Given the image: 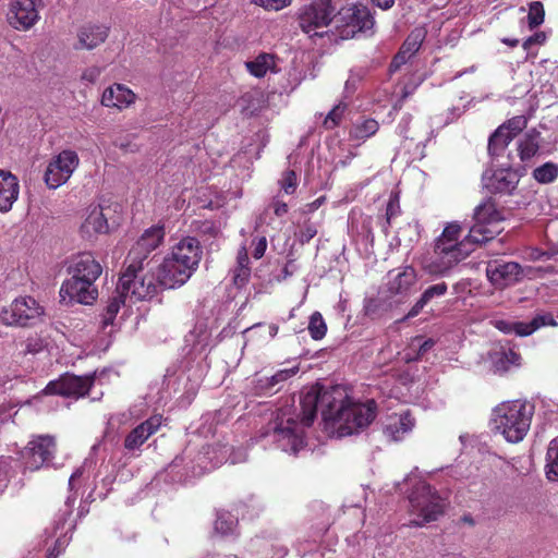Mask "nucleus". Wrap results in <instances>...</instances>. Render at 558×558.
<instances>
[{
	"label": "nucleus",
	"mask_w": 558,
	"mask_h": 558,
	"mask_svg": "<svg viewBox=\"0 0 558 558\" xmlns=\"http://www.w3.org/2000/svg\"><path fill=\"white\" fill-rule=\"evenodd\" d=\"M338 390L312 388L301 398V421L278 414L262 432V439H269L284 452L296 454L304 448L305 427H310L322 408L325 421H332L341 437L356 434L366 428L376 417L377 405L374 400L365 403L344 404L335 397Z\"/></svg>",
	"instance_id": "f257e3e1"
},
{
	"label": "nucleus",
	"mask_w": 558,
	"mask_h": 558,
	"mask_svg": "<svg viewBox=\"0 0 558 558\" xmlns=\"http://www.w3.org/2000/svg\"><path fill=\"white\" fill-rule=\"evenodd\" d=\"M533 410V405L520 400L504 402L494 409L493 429L500 433L508 442H520L531 427Z\"/></svg>",
	"instance_id": "f03ea898"
},
{
	"label": "nucleus",
	"mask_w": 558,
	"mask_h": 558,
	"mask_svg": "<svg viewBox=\"0 0 558 558\" xmlns=\"http://www.w3.org/2000/svg\"><path fill=\"white\" fill-rule=\"evenodd\" d=\"M408 498L411 513L416 517L410 521L411 525L422 526L436 521L444 512V498L424 481H415Z\"/></svg>",
	"instance_id": "7ed1b4c3"
},
{
	"label": "nucleus",
	"mask_w": 558,
	"mask_h": 558,
	"mask_svg": "<svg viewBox=\"0 0 558 558\" xmlns=\"http://www.w3.org/2000/svg\"><path fill=\"white\" fill-rule=\"evenodd\" d=\"M504 217L497 209L496 203L490 197L486 198L474 208V223L465 238L475 246L485 244L499 233L496 225Z\"/></svg>",
	"instance_id": "20e7f679"
},
{
	"label": "nucleus",
	"mask_w": 558,
	"mask_h": 558,
	"mask_svg": "<svg viewBox=\"0 0 558 558\" xmlns=\"http://www.w3.org/2000/svg\"><path fill=\"white\" fill-rule=\"evenodd\" d=\"M143 265L129 262L119 278L117 289L131 303L153 298L157 293V284L151 277H143Z\"/></svg>",
	"instance_id": "39448f33"
},
{
	"label": "nucleus",
	"mask_w": 558,
	"mask_h": 558,
	"mask_svg": "<svg viewBox=\"0 0 558 558\" xmlns=\"http://www.w3.org/2000/svg\"><path fill=\"white\" fill-rule=\"evenodd\" d=\"M44 306L32 296H20L0 311V322L7 326L31 327L41 320Z\"/></svg>",
	"instance_id": "423d86ee"
},
{
	"label": "nucleus",
	"mask_w": 558,
	"mask_h": 558,
	"mask_svg": "<svg viewBox=\"0 0 558 558\" xmlns=\"http://www.w3.org/2000/svg\"><path fill=\"white\" fill-rule=\"evenodd\" d=\"M475 247L466 238L460 242V246L449 245L444 251L435 246L434 256L425 264L424 269L432 276L445 277L456 265L466 258Z\"/></svg>",
	"instance_id": "0eeeda50"
},
{
	"label": "nucleus",
	"mask_w": 558,
	"mask_h": 558,
	"mask_svg": "<svg viewBox=\"0 0 558 558\" xmlns=\"http://www.w3.org/2000/svg\"><path fill=\"white\" fill-rule=\"evenodd\" d=\"M333 19H336V5L331 0H312L299 13L302 31L315 36H322L318 29L328 26Z\"/></svg>",
	"instance_id": "6e6552de"
},
{
	"label": "nucleus",
	"mask_w": 558,
	"mask_h": 558,
	"mask_svg": "<svg viewBox=\"0 0 558 558\" xmlns=\"http://www.w3.org/2000/svg\"><path fill=\"white\" fill-rule=\"evenodd\" d=\"M57 451L56 439L50 435L35 436L22 450L21 457L25 469L37 471L52 464Z\"/></svg>",
	"instance_id": "1a4fd4ad"
},
{
	"label": "nucleus",
	"mask_w": 558,
	"mask_h": 558,
	"mask_svg": "<svg viewBox=\"0 0 558 558\" xmlns=\"http://www.w3.org/2000/svg\"><path fill=\"white\" fill-rule=\"evenodd\" d=\"M336 23L338 28H342L341 36L348 38L371 29L374 26V17L367 7L352 4L338 11Z\"/></svg>",
	"instance_id": "9d476101"
},
{
	"label": "nucleus",
	"mask_w": 558,
	"mask_h": 558,
	"mask_svg": "<svg viewBox=\"0 0 558 558\" xmlns=\"http://www.w3.org/2000/svg\"><path fill=\"white\" fill-rule=\"evenodd\" d=\"M417 281L416 270L412 266L392 269L387 274L384 293L396 303L408 299Z\"/></svg>",
	"instance_id": "9b49d317"
},
{
	"label": "nucleus",
	"mask_w": 558,
	"mask_h": 558,
	"mask_svg": "<svg viewBox=\"0 0 558 558\" xmlns=\"http://www.w3.org/2000/svg\"><path fill=\"white\" fill-rule=\"evenodd\" d=\"M95 379L96 372L84 376L64 374L59 379L51 380L43 390V393L81 398L87 395Z\"/></svg>",
	"instance_id": "f8f14e48"
},
{
	"label": "nucleus",
	"mask_w": 558,
	"mask_h": 558,
	"mask_svg": "<svg viewBox=\"0 0 558 558\" xmlns=\"http://www.w3.org/2000/svg\"><path fill=\"white\" fill-rule=\"evenodd\" d=\"M532 267H522L517 262H490L486 268V276L490 283L497 288H506L520 282L524 277H532Z\"/></svg>",
	"instance_id": "ddd939ff"
},
{
	"label": "nucleus",
	"mask_w": 558,
	"mask_h": 558,
	"mask_svg": "<svg viewBox=\"0 0 558 558\" xmlns=\"http://www.w3.org/2000/svg\"><path fill=\"white\" fill-rule=\"evenodd\" d=\"M78 161V156L75 151H61L47 166L44 177L47 186L56 190L66 183L77 168Z\"/></svg>",
	"instance_id": "4468645a"
},
{
	"label": "nucleus",
	"mask_w": 558,
	"mask_h": 558,
	"mask_svg": "<svg viewBox=\"0 0 558 558\" xmlns=\"http://www.w3.org/2000/svg\"><path fill=\"white\" fill-rule=\"evenodd\" d=\"M166 232L163 226H153L144 231L128 254V262L144 265L149 254L163 242Z\"/></svg>",
	"instance_id": "2eb2a0df"
},
{
	"label": "nucleus",
	"mask_w": 558,
	"mask_h": 558,
	"mask_svg": "<svg viewBox=\"0 0 558 558\" xmlns=\"http://www.w3.org/2000/svg\"><path fill=\"white\" fill-rule=\"evenodd\" d=\"M194 272L181 263L174 262V257L167 255L158 267L157 281L165 289H175L183 286Z\"/></svg>",
	"instance_id": "dca6fc26"
},
{
	"label": "nucleus",
	"mask_w": 558,
	"mask_h": 558,
	"mask_svg": "<svg viewBox=\"0 0 558 558\" xmlns=\"http://www.w3.org/2000/svg\"><path fill=\"white\" fill-rule=\"evenodd\" d=\"M7 20L16 31H28L39 20V13L34 0H12L9 5Z\"/></svg>",
	"instance_id": "f3484780"
},
{
	"label": "nucleus",
	"mask_w": 558,
	"mask_h": 558,
	"mask_svg": "<svg viewBox=\"0 0 558 558\" xmlns=\"http://www.w3.org/2000/svg\"><path fill=\"white\" fill-rule=\"evenodd\" d=\"M98 296V290L95 287V281L87 279H72L65 280L60 288V298L69 302L80 304H92Z\"/></svg>",
	"instance_id": "a211bd4d"
},
{
	"label": "nucleus",
	"mask_w": 558,
	"mask_h": 558,
	"mask_svg": "<svg viewBox=\"0 0 558 558\" xmlns=\"http://www.w3.org/2000/svg\"><path fill=\"white\" fill-rule=\"evenodd\" d=\"M482 181L490 193L511 194L518 186L520 175L511 168H501L493 172L485 171Z\"/></svg>",
	"instance_id": "6ab92c4d"
},
{
	"label": "nucleus",
	"mask_w": 558,
	"mask_h": 558,
	"mask_svg": "<svg viewBox=\"0 0 558 558\" xmlns=\"http://www.w3.org/2000/svg\"><path fill=\"white\" fill-rule=\"evenodd\" d=\"M169 255L174 257V262L183 264L185 268L195 272L202 259L203 250L196 238L186 236L172 246Z\"/></svg>",
	"instance_id": "aec40b11"
},
{
	"label": "nucleus",
	"mask_w": 558,
	"mask_h": 558,
	"mask_svg": "<svg viewBox=\"0 0 558 558\" xmlns=\"http://www.w3.org/2000/svg\"><path fill=\"white\" fill-rule=\"evenodd\" d=\"M162 424L161 415H153L146 421L134 427L124 438V448L128 452L134 453L141 449L145 441L157 430Z\"/></svg>",
	"instance_id": "412c9836"
},
{
	"label": "nucleus",
	"mask_w": 558,
	"mask_h": 558,
	"mask_svg": "<svg viewBox=\"0 0 558 558\" xmlns=\"http://www.w3.org/2000/svg\"><path fill=\"white\" fill-rule=\"evenodd\" d=\"M72 279H87L96 281L102 272L101 265L92 253H81L75 256L68 268Z\"/></svg>",
	"instance_id": "4be33fe9"
},
{
	"label": "nucleus",
	"mask_w": 558,
	"mask_h": 558,
	"mask_svg": "<svg viewBox=\"0 0 558 558\" xmlns=\"http://www.w3.org/2000/svg\"><path fill=\"white\" fill-rule=\"evenodd\" d=\"M106 208L101 205L90 206L87 208V215L81 226V233L83 238L93 239L98 234L109 232V222Z\"/></svg>",
	"instance_id": "5701e85b"
},
{
	"label": "nucleus",
	"mask_w": 558,
	"mask_h": 558,
	"mask_svg": "<svg viewBox=\"0 0 558 558\" xmlns=\"http://www.w3.org/2000/svg\"><path fill=\"white\" fill-rule=\"evenodd\" d=\"M109 36V27L102 24H85L77 31V43L74 45L76 50H93Z\"/></svg>",
	"instance_id": "b1692460"
},
{
	"label": "nucleus",
	"mask_w": 558,
	"mask_h": 558,
	"mask_svg": "<svg viewBox=\"0 0 558 558\" xmlns=\"http://www.w3.org/2000/svg\"><path fill=\"white\" fill-rule=\"evenodd\" d=\"M414 427V418L409 411L389 415L383 426V433L387 439L399 441Z\"/></svg>",
	"instance_id": "393cba45"
},
{
	"label": "nucleus",
	"mask_w": 558,
	"mask_h": 558,
	"mask_svg": "<svg viewBox=\"0 0 558 558\" xmlns=\"http://www.w3.org/2000/svg\"><path fill=\"white\" fill-rule=\"evenodd\" d=\"M136 95L125 85L116 83L107 87L101 96V105L122 110L134 104Z\"/></svg>",
	"instance_id": "a878e982"
},
{
	"label": "nucleus",
	"mask_w": 558,
	"mask_h": 558,
	"mask_svg": "<svg viewBox=\"0 0 558 558\" xmlns=\"http://www.w3.org/2000/svg\"><path fill=\"white\" fill-rule=\"evenodd\" d=\"M75 502V497H68L64 506L59 509L58 513L54 517L52 531L50 532V536H58L56 541L54 549H57V555L61 553L63 547L69 543V539L66 538V532L63 533L65 530V524L68 522V519L72 514L73 506Z\"/></svg>",
	"instance_id": "bb28decb"
},
{
	"label": "nucleus",
	"mask_w": 558,
	"mask_h": 558,
	"mask_svg": "<svg viewBox=\"0 0 558 558\" xmlns=\"http://www.w3.org/2000/svg\"><path fill=\"white\" fill-rule=\"evenodd\" d=\"M20 193L17 178L11 172L0 170V213H8Z\"/></svg>",
	"instance_id": "cd10ccee"
},
{
	"label": "nucleus",
	"mask_w": 558,
	"mask_h": 558,
	"mask_svg": "<svg viewBox=\"0 0 558 558\" xmlns=\"http://www.w3.org/2000/svg\"><path fill=\"white\" fill-rule=\"evenodd\" d=\"M448 286L446 282H439L433 286H429L422 293L420 299L415 302L412 308L407 314L405 318H413L417 316L421 311L435 298H441L447 293Z\"/></svg>",
	"instance_id": "c85d7f7f"
},
{
	"label": "nucleus",
	"mask_w": 558,
	"mask_h": 558,
	"mask_svg": "<svg viewBox=\"0 0 558 558\" xmlns=\"http://www.w3.org/2000/svg\"><path fill=\"white\" fill-rule=\"evenodd\" d=\"M539 136L541 133L533 129L519 141L518 151L521 161L527 162L538 153L541 147Z\"/></svg>",
	"instance_id": "c756f323"
},
{
	"label": "nucleus",
	"mask_w": 558,
	"mask_h": 558,
	"mask_svg": "<svg viewBox=\"0 0 558 558\" xmlns=\"http://www.w3.org/2000/svg\"><path fill=\"white\" fill-rule=\"evenodd\" d=\"M245 68L255 77H264L269 71L277 72L275 57L265 52L245 62Z\"/></svg>",
	"instance_id": "7c9ffc66"
},
{
	"label": "nucleus",
	"mask_w": 558,
	"mask_h": 558,
	"mask_svg": "<svg viewBox=\"0 0 558 558\" xmlns=\"http://www.w3.org/2000/svg\"><path fill=\"white\" fill-rule=\"evenodd\" d=\"M251 277L250 258L246 248L242 246L236 256V266L232 270V281L238 287H244Z\"/></svg>",
	"instance_id": "2f4dec72"
},
{
	"label": "nucleus",
	"mask_w": 558,
	"mask_h": 558,
	"mask_svg": "<svg viewBox=\"0 0 558 558\" xmlns=\"http://www.w3.org/2000/svg\"><path fill=\"white\" fill-rule=\"evenodd\" d=\"M511 135L506 133V128H498L488 140V154L492 157H499L512 141Z\"/></svg>",
	"instance_id": "473e14b6"
},
{
	"label": "nucleus",
	"mask_w": 558,
	"mask_h": 558,
	"mask_svg": "<svg viewBox=\"0 0 558 558\" xmlns=\"http://www.w3.org/2000/svg\"><path fill=\"white\" fill-rule=\"evenodd\" d=\"M378 129L379 124L375 119L369 118L362 121H356L350 130V137L364 141L376 134Z\"/></svg>",
	"instance_id": "72a5a7b5"
},
{
	"label": "nucleus",
	"mask_w": 558,
	"mask_h": 558,
	"mask_svg": "<svg viewBox=\"0 0 558 558\" xmlns=\"http://www.w3.org/2000/svg\"><path fill=\"white\" fill-rule=\"evenodd\" d=\"M461 226L457 222L449 223L436 240L435 246L438 248L447 250L446 246H460L458 239L460 236Z\"/></svg>",
	"instance_id": "f704fd0d"
},
{
	"label": "nucleus",
	"mask_w": 558,
	"mask_h": 558,
	"mask_svg": "<svg viewBox=\"0 0 558 558\" xmlns=\"http://www.w3.org/2000/svg\"><path fill=\"white\" fill-rule=\"evenodd\" d=\"M426 37L424 27H415L402 44L400 50L404 51L408 56L412 57L421 48Z\"/></svg>",
	"instance_id": "c9c22d12"
},
{
	"label": "nucleus",
	"mask_w": 558,
	"mask_h": 558,
	"mask_svg": "<svg viewBox=\"0 0 558 558\" xmlns=\"http://www.w3.org/2000/svg\"><path fill=\"white\" fill-rule=\"evenodd\" d=\"M126 299H124V295L118 292V289H116L114 294L109 300L108 305L105 308V312L102 314V325L104 327L112 325L114 322V318L120 311L121 305H124L126 303Z\"/></svg>",
	"instance_id": "e433bc0d"
},
{
	"label": "nucleus",
	"mask_w": 558,
	"mask_h": 558,
	"mask_svg": "<svg viewBox=\"0 0 558 558\" xmlns=\"http://www.w3.org/2000/svg\"><path fill=\"white\" fill-rule=\"evenodd\" d=\"M238 519L228 511L217 513L215 522V531L223 536L231 535L235 532Z\"/></svg>",
	"instance_id": "4c0bfd02"
},
{
	"label": "nucleus",
	"mask_w": 558,
	"mask_h": 558,
	"mask_svg": "<svg viewBox=\"0 0 558 558\" xmlns=\"http://www.w3.org/2000/svg\"><path fill=\"white\" fill-rule=\"evenodd\" d=\"M535 181L541 184H549L558 177V165L551 161L535 168L532 173Z\"/></svg>",
	"instance_id": "58836bf2"
},
{
	"label": "nucleus",
	"mask_w": 558,
	"mask_h": 558,
	"mask_svg": "<svg viewBox=\"0 0 558 558\" xmlns=\"http://www.w3.org/2000/svg\"><path fill=\"white\" fill-rule=\"evenodd\" d=\"M557 323L554 319L553 315L549 313L537 314L530 323H524V325H519L522 329L521 333L530 336L537 329L544 326H556Z\"/></svg>",
	"instance_id": "ea45409f"
},
{
	"label": "nucleus",
	"mask_w": 558,
	"mask_h": 558,
	"mask_svg": "<svg viewBox=\"0 0 558 558\" xmlns=\"http://www.w3.org/2000/svg\"><path fill=\"white\" fill-rule=\"evenodd\" d=\"M520 359V354L513 350L501 351L496 353L494 366L498 372H507L511 365H519Z\"/></svg>",
	"instance_id": "a19ab883"
},
{
	"label": "nucleus",
	"mask_w": 558,
	"mask_h": 558,
	"mask_svg": "<svg viewBox=\"0 0 558 558\" xmlns=\"http://www.w3.org/2000/svg\"><path fill=\"white\" fill-rule=\"evenodd\" d=\"M546 474L549 480L558 477V439L549 442L546 453Z\"/></svg>",
	"instance_id": "79ce46f5"
},
{
	"label": "nucleus",
	"mask_w": 558,
	"mask_h": 558,
	"mask_svg": "<svg viewBox=\"0 0 558 558\" xmlns=\"http://www.w3.org/2000/svg\"><path fill=\"white\" fill-rule=\"evenodd\" d=\"M348 109V102L340 100L325 117L323 125L327 130L338 126Z\"/></svg>",
	"instance_id": "37998d69"
},
{
	"label": "nucleus",
	"mask_w": 558,
	"mask_h": 558,
	"mask_svg": "<svg viewBox=\"0 0 558 558\" xmlns=\"http://www.w3.org/2000/svg\"><path fill=\"white\" fill-rule=\"evenodd\" d=\"M308 332L314 340H320L326 336L327 325L319 312H314L310 317Z\"/></svg>",
	"instance_id": "c03bdc74"
},
{
	"label": "nucleus",
	"mask_w": 558,
	"mask_h": 558,
	"mask_svg": "<svg viewBox=\"0 0 558 558\" xmlns=\"http://www.w3.org/2000/svg\"><path fill=\"white\" fill-rule=\"evenodd\" d=\"M545 11L541 1L530 3L527 21L531 28L539 26L544 22Z\"/></svg>",
	"instance_id": "a18cd8bd"
},
{
	"label": "nucleus",
	"mask_w": 558,
	"mask_h": 558,
	"mask_svg": "<svg viewBox=\"0 0 558 558\" xmlns=\"http://www.w3.org/2000/svg\"><path fill=\"white\" fill-rule=\"evenodd\" d=\"M298 371H299L298 367L284 368V369L278 371L272 376L266 378V381H267L266 388L267 389L275 388L277 385H279V384L288 380L292 376H294L298 373Z\"/></svg>",
	"instance_id": "49530a36"
},
{
	"label": "nucleus",
	"mask_w": 558,
	"mask_h": 558,
	"mask_svg": "<svg viewBox=\"0 0 558 558\" xmlns=\"http://www.w3.org/2000/svg\"><path fill=\"white\" fill-rule=\"evenodd\" d=\"M222 451H223V456H226L227 453L229 454L227 461H230L231 464H238V463H242V462L246 461L247 454H246V451L243 449L234 450V449L229 448L228 446H223ZM223 458L225 457H222L221 459H218L214 463V466H218L219 464H221Z\"/></svg>",
	"instance_id": "de8ad7c7"
},
{
	"label": "nucleus",
	"mask_w": 558,
	"mask_h": 558,
	"mask_svg": "<svg viewBox=\"0 0 558 558\" xmlns=\"http://www.w3.org/2000/svg\"><path fill=\"white\" fill-rule=\"evenodd\" d=\"M519 325H524L523 322H509V320H502V319H499V320H495L494 323V326L502 331L504 333H515L517 336H520V337H525L526 335H522L521 331H522V328L519 327ZM525 328H523L524 330Z\"/></svg>",
	"instance_id": "09e8293b"
},
{
	"label": "nucleus",
	"mask_w": 558,
	"mask_h": 558,
	"mask_svg": "<svg viewBox=\"0 0 558 558\" xmlns=\"http://www.w3.org/2000/svg\"><path fill=\"white\" fill-rule=\"evenodd\" d=\"M526 126V119L523 116L513 117L507 123L499 128H506V133L511 135L513 140L518 133H520Z\"/></svg>",
	"instance_id": "8fccbe9b"
},
{
	"label": "nucleus",
	"mask_w": 558,
	"mask_h": 558,
	"mask_svg": "<svg viewBox=\"0 0 558 558\" xmlns=\"http://www.w3.org/2000/svg\"><path fill=\"white\" fill-rule=\"evenodd\" d=\"M401 213L399 198L397 195H393L389 198V202L387 204L386 208V225L384 226V231L387 232V229L391 225V220L399 216Z\"/></svg>",
	"instance_id": "3c124183"
},
{
	"label": "nucleus",
	"mask_w": 558,
	"mask_h": 558,
	"mask_svg": "<svg viewBox=\"0 0 558 558\" xmlns=\"http://www.w3.org/2000/svg\"><path fill=\"white\" fill-rule=\"evenodd\" d=\"M281 189L286 194H293L296 190V174L293 170H287L280 180Z\"/></svg>",
	"instance_id": "603ef678"
},
{
	"label": "nucleus",
	"mask_w": 558,
	"mask_h": 558,
	"mask_svg": "<svg viewBox=\"0 0 558 558\" xmlns=\"http://www.w3.org/2000/svg\"><path fill=\"white\" fill-rule=\"evenodd\" d=\"M255 4L268 11H279L288 7L291 0H252Z\"/></svg>",
	"instance_id": "864d4df0"
},
{
	"label": "nucleus",
	"mask_w": 558,
	"mask_h": 558,
	"mask_svg": "<svg viewBox=\"0 0 558 558\" xmlns=\"http://www.w3.org/2000/svg\"><path fill=\"white\" fill-rule=\"evenodd\" d=\"M317 234V227L312 222H305L299 234L301 243H308Z\"/></svg>",
	"instance_id": "5fc2aeb1"
},
{
	"label": "nucleus",
	"mask_w": 558,
	"mask_h": 558,
	"mask_svg": "<svg viewBox=\"0 0 558 558\" xmlns=\"http://www.w3.org/2000/svg\"><path fill=\"white\" fill-rule=\"evenodd\" d=\"M253 257L255 259H259L264 256L267 248V239L265 236H259L253 239Z\"/></svg>",
	"instance_id": "6e6d98bb"
},
{
	"label": "nucleus",
	"mask_w": 558,
	"mask_h": 558,
	"mask_svg": "<svg viewBox=\"0 0 558 558\" xmlns=\"http://www.w3.org/2000/svg\"><path fill=\"white\" fill-rule=\"evenodd\" d=\"M45 344L44 341L38 337H31L27 338L25 341V353L35 354L40 352L44 349Z\"/></svg>",
	"instance_id": "4d7b16f0"
},
{
	"label": "nucleus",
	"mask_w": 558,
	"mask_h": 558,
	"mask_svg": "<svg viewBox=\"0 0 558 558\" xmlns=\"http://www.w3.org/2000/svg\"><path fill=\"white\" fill-rule=\"evenodd\" d=\"M101 74L99 66H90L86 69L82 74V80L88 83H95Z\"/></svg>",
	"instance_id": "13d9d810"
},
{
	"label": "nucleus",
	"mask_w": 558,
	"mask_h": 558,
	"mask_svg": "<svg viewBox=\"0 0 558 558\" xmlns=\"http://www.w3.org/2000/svg\"><path fill=\"white\" fill-rule=\"evenodd\" d=\"M411 57L404 51L399 50L390 63V71H397L402 64H404Z\"/></svg>",
	"instance_id": "bf43d9fd"
},
{
	"label": "nucleus",
	"mask_w": 558,
	"mask_h": 558,
	"mask_svg": "<svg viewBox=\"0 0 558 558\" xmlns=\"http://www.w3.org/2000/svg\"><path fill=\"white\" fill-rule=\"evenodd\" d=\"M360 80L359 76L352 74L349 76L344 85V98L350 97L355 92Z\"/></svg>",
	"instance_id": "052dcab7"
},
{
	"label": "nucleus",
	"mask_w": 558,
	"mask_h": 558,
	"mask_svg": "<svg viewBox=\"0 0 558 558\" xmlns=\"http://www.w3.org/2000/svg\"><path fill=\"white\" fill-rule=\"evenodd\" d=\"M546 36L544 33H536L533 36L526 38L523 43L525 49H530L533 45H541L545 41Z\"/></svg>",
	"instance_id": "680f3d73"
},
{
	"label": "nucleus",
	"mask_w": 558,
	"mask_h": 558,
	"mask_svg": "<svg viewBox=\"0 0 558 558\" xmlns=\"http://www.w3.org/2000/svg\"><path fill=\"white\" fill-rule=\"evenodd\" d=\"M411 120H412V117L411 116H404L398 126H397V131H398V134L404 138H408V131H409V125L411 123Z\"/></svg>",
	"instance_id": "e2e57ef3"
},
{
	"label": "nucleus",
	"mask_w": 558,
	"mask_h": 558,
	"mask_svg": "<svg viewBox=\"0 0 558 558\" xmlns=\"http://www.w3.org/2000/svg\"><path fill=\"white\" fill-rule=\"evenodd\" d=\"M274 213L277 217H282L288 213V205L279 199H275L271 204Z\"/></svg>",
	"instance_id": "0e129e2a"
},
{
	"label": "nucleus",
	"mask_w": 558,
	"mask_h": 558,
	"mask_svg": "<svg viewBox=\"0 0 558 558\" xmlns=\"http://www.w3.org/2000/svg\"><path fill=\"white\" fill-rule=\"evenodd\" d=\"M550 258H553V252H550L549 247L546 251L534 248L531 253V259H533V260L550 259Z\"/></svg>",
	"instance_id": "69168bd1"
},
{
	"label": "nucleus",
	"mask_w": 558,
	"mask_h": 558,
	"mask_svg": "<svg viewBox=\"0 0 558 558\" xmlns=\"http://www.w3.org/2000/svg\"><path fill=\"white\" fill-rule=\"evenodd\" d=\"M463 113V108L452 107L448 110V116L445 121V124H449L454 122L461 114Z\"/></svg>",
	"instance_id": "338daca9"
},
{
	"label": "nucleus",
	"mask_w": 558,
	"mask_h": 558,
	"mask_svg": "<svg viewBox=\"0 0 558 558\" xmlns=\"http://www.w3.org/2000/svg\"><path fill=\"white\" fill-rule=\"evenodd\" d=\"M435 345V341L433 339L424 340L423 343L420 344L417 354L418 356L424 355L426 352H428Z\"/></svg>",
	"instance_id": "774afa93"
}]
</instances>
